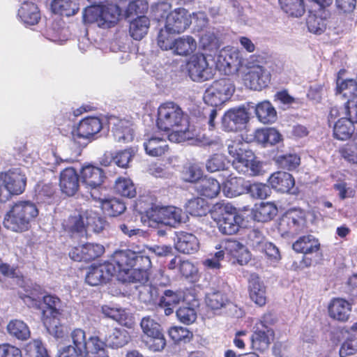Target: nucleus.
<instances>
[{"label": "nucleus", "instance_id": "1", "mask_svg": "<svg viewBox=\"0 0 357 357\" xmlns=\"http://www.w3.org/2000/svg\"><path fill=\"white\" fill-rule=\"evenodd\" d=\"M157 126L163 131H170L169 139L181 143L188 141L190 144L204 146L218 145V142L207 137L199 130L188 126L183 130L182 127L188 123L181 108L173 102L161 104L158 109Z\"/></svg>", "mask_w": 357, "mask_h": 357}, {"label": "nucleus", "instance_id": "2", "mask_svg": "<svg viewBox=\"0 0 357 357\" xmlns=\"http://www.w3.org/2000/svg\"><path fill=\"white\" fill-rule=\"evenodd\" d=\"M112 261L116 266L119 280L123 282L146 284L151 275L152 264L142 252L120 250L114 252Z\"/></svg>", "mask_w": 357, "mask_h": 357}, {"label": "nucleus", "instance_id": "3", "mask_svg": "<svg viewBox=\"0 0 357 357\" xmlns=\"http://www.w3.org/2000/svg\"><path fill=\"white\" fill-rule=\"evenodd\" d=\"M39 214L36 204L29 200L15 202L3 218L4 227L13 231L22 233L29 231L31 223Z\"/></svg>", "mask_w": 357, "mask_h": 357}, {"label": "nucleus", "instance_id": "4", "mask_svg": "<svg viewBox=\"0 0 357 357\" xmlns=\"http://www.w3.org/2000/svg\"><path fill=\"white\" fill-rule=\"evenodd\" d=\"M139 296L144 303L157 304L163 308L167 316L172 314L174 308L185 300L183 290L165 289L160 292L159 288L153 285L144 286Z\"/></svg>", "mask_w": 357, "mask_h": 357}, {"label": "nucleus", "instance_id": "5", "mask_svg": "<svg viewBox=\"0 0 357 357\" xmlns=\"http://www.w3.org/2000/svg\"><path fill=\"white\" fill-rule=\"evenodd\" d=\"M247 146L246 144L236 141H231L228 144V153L234 158L232 167L238 173L249 176H259L260 164L255 160L253 152L248 150Z\"/></svg>", "mask_w": 357, "mask_h": 357}, {"label": "nucleus", "instance_id": "6", "mask_svg": "<svg viewBox=\"0 0 357 357\" xmlns=\"http://www.w3.org/2000/svg\"><path fill=\"white\" fill-rule=\"evenodd\" d=\"M215 248L220 250L203 261V265L208 269L219 270L222 267L220 261L224 259L225 254L230 255L240 265L246 264L250 259L249 252L235 240L224 241Z\"/></svg>", "mask_w": 357, "mask_h": 357}, {"label": "nucleus", "instance_id": "7", "mask_svg": "<svg viewBox=\"0 0 357 357\" xmlns=\"http://www.w3.org/2000/svg\"><path fill=\"white\" fill-rule=\"evenodd\" d=\"M121 13V10L116 3H105L86 8L83 19L85 23H96L99 27L109 28L117 23Z\"/></svg>", "mask_w": 357, "mask_h": 357}, {"label": "nucleus", "instance_id": "8", "mask_svg": "<svg viewBox=\"0 0 357 357\" xmlns=\"http://www.w3.org/2000/svg\"><path fill=\"white\" fill-rule=\"evenodd\" d=\"M43 303L45 305L41 308V321L50 333H52L56 337H62L63 331L60 324V316L62 314L61 301L53 294H47L43 296Z\"/></svg>", "mask_w": 357, "mask_h": 357}, {"label": "nucleus", "instance_id": "9", "mask_svg": "<svg viewBox=\"0 0 357 357\" xmlns=\"http://www.w3.org/2000/svg\"><path fill=\"white\" fill-rule=\"evenodd\" d=\"M140 326L145 335L143 342L152 351H160L166 346V340L160 324L147 316L142 318Z\"/></svg>", "mask_w": 357, "mask_h": 357}, {"label": "nucleus", "instance_id": "10", "mask_svg": "<svg viewBox=\"0 0 357 357\" xmlns=\"http://www.w3.org/2000/svg\"><path fill=\"white\" fill-rule=\"evenodd\" d=\"M82 185L87 191H89L91 197L93 199L100 201L103 211L106 215L111 217H116L122 214L126 209L125 203L117 198L102 199L99 196V191L102 188L103 180L99 183H96L92 180H81Z\"/></svg>", "mask_w": 357, "mask_h": 357}, {"label": "nucleus", "instance_id": "11", "mask_svg": "<svg viewBox=\"0 0 357 357\" xmlns=\"http://www.w3.org/2000/svg\"><path fill=\"white\" fill-rule=\"evenodd\" d=\"M234 92V86L227 79L213 82L205 91L203 99L206 104L218 107L228 100Z\"/></svg>", "mask_w": 357, "mask_h": 357}, {"label": "nucleus", "instance_id": "12", "mask_svg": "<svg viewBox=\"0 0 357 357\" xmlns=\"http://www.w3.org/2000/svg\"><path fill=\"white\" fill-rule=\"evenodd\" d=\"M73 346L72 347L82 354V357H98L97 350L100 349V337L90 336L86 338V332L79 328H75L70 333Z\"/></svg>", "mask_w": 357, "mask_h": 357}, {"label": "nucleus", "instance_id": "13", "mask_svg": "<svg viewBox=\"0 0 357 357\" xmlns=\"http://www.w3.org/2000/svg\"><path fill=\"white\" fill-rule=\"evenodd\" d=\"M190 77L195 82H204L213 78L215 68L210 65L204 54H193L187 63Z\"/></svg>", "mask_w": 357, "mask_h": 357}, {"label": "nucleus", "instance_id": "14", "mask_svg": "<svg viewBox=\"0 0 357 357\" xmlns=\"http://www.w3.org/2000/svg\"><path fill=\"white\" fill-rule=\"evenodd\" d=\"M116 273H117V268L114 261L91 265L85 280L91 286H97L107 283Z\"/></svg>", "mask_w": 357, "mask_h": 357}, {"label": "nucleus", "instance_id": "15", "mask_svg": "<svg viewBox=\"0 0 357 357\" xmlns=\"http://www.w3.org/2000/svg\"><path fill=\"white\" fill-rule=\"evenodd\" d=\"M242 52L236 48L224 49L220 51L217 60V66L225 75L236 73L243 64Z\"/></svg>", "mask_w": 357, "mask_h": 357}, {"label": "nucleus", "instance_id": "16", "mask_svg": "<svg viewBox=\"0 0 357 357\" xmlns=\"http://www.w3.org/2000/svg\"><path fill=\"white\" fill-rule=\"evenodd\" d=\"M218 230L225 235H233L236 234L240 228L241 217L236 212L235 207L225 205L221 213V216L217 220Z\"/></svg>", "mask_w": 357, "mask_h": 357}, {"label": "nucleus", "instance_id": "17", "mask_svg": "<svg viewBox=\"0 0 357 357\" xmlns=\"http://www.w3.org/2000/svg\"><path fill=\"white\" fill-rule=\"evenodd\" d=\"M292 248L296 252L303 254L301 263L309 267L312 265L313 260L307 255L318 253L320 250V243L317 238L308 234L299 237L293 243Z\"/></svg>", "mask_w": 357, "mask_h": 357}, {"label": "nucleus", "instance_id": "18", "mask_svg": "<svg viewBox=\"0 0 357 357\" xmlns=\"http://www.w3.org/2000/svg\"><path fill=\"white\" fill-rule=\"evenodd\" d=\"M103 340L100 338V349L97 350L98 357H109L106 351V348H120L126 344L128 342V332L126 330L120 328H107L106 334L102 337Z\"/></svg>", "mask_w": 357, "mask_h": 357}, {"label": "nucleus", "instance_id": "19", "mask_svg": "<svg viewBox=\"0 0 357 357\" xmlns=\"http://www.w3.org/2000/svg\"><path fill=\"white\" fill-rule=\"evenodd\" d=\"M105 252L103 245L98 243H86L71 249L69 257L75 261L89 262L100 257Z\"/></svg>", "mask_w": 357, "mask_h": 357}, {"label": "nucleus", "instance_id": "20", "mask_svg": "<svg viewBox=\"0 0 357 357\" xmlns=\"http://www.w3.org/2000/svg\"><path fill=\"white\" fill-rule=\"evenodd\" d=\"M191 23V16L188 10L179 8L167 15L165 28L172 33H180L186 30Z\"/></svg>", "mask_w": 357, "mask_h": 357}, {"label": "nucleus", "instance_id": "21", "mask_svg": "<svg viewBox=\"0 0 357 357\" xmlns=\"http://www.w3.org/2000/svg\"><path fill=\"white\" fill-rule=\"evenodd\" d=\"M306 220L301 211L291 210L287 212L281 218L279 227L284 233L298 234L305 227Z\"/></svg>", "mask_w": 357, "mask_h": 357}, {"label": "nucleus", "instance_id": "22", "mask_svg": "<svg viewBox=\"0 0 357 357\" xmlns=\"http://www.w3.org/2000/svg\"><path fill=\"white\" fill-rule=\"evenodd\" d=\"M246 75V84L255 91L266 87L271 82V74L265 68L260 65L248 66Z\"/></svg>", "mask_w": 357, "mask_h": 357}, {"label": "nucleus", "instance_id": "23", "mask_svg": "<svg viewBox=\"0 0 357 357\" xmlns=\"http://www.w3.org/2000/svg\"><path fill=\"white\" fill-rule=\"evenodd\" d=\"M248 113L243 108H234L227 111L222 119L225 130L237 131L241 129L248 121Z\"/></svg>", "mask_w": 357, "mask_h": 357}, {"label": "nucleus", "instance_id": "24", "mask_svg": "<svg viewBox=\"0 0 357 357\" xmlns=\"http://www.w3.org/2000/svg\"><path fill=\"white\" fill-rule=\"evenodd\" d=\"M248 291L250 299L257 306L264 307L268 301L266 287L258 275H250L248 280Z\"/></svg>", "mask_w": 357, "mask_h": 357}, {"label": "nucleus", "instance_id": "25", "mask_svg": "<svg viewBox=\"0 0 357 357\" xmlns=\"http://www.w3.org/2000/svg\"><path fill=\"white\" fill-rule=\"evenodd\" d=\"M251 336V347L253 350L264 352L267 350L275 337L273 329H263L261 326H254Z\"/></svg>", "mask_w": 357, "mask_h": 357}, {"label": "nucleus", "instance_id": "26", "mask_svg": "<svg viewBox=\"0 0 357 357\" xmlns=\"http://www.w3.org/2000/svg\"><path fill=\"white\" fill-rule=\"evenodd\" d=\"M351 304L342 298H333L328 305V316L336 321L346 322L350 316Z\"/></svg>", "mask_w": 357, "mask_h": 357}, {"label": "nucleus", "instance_id": "27", "mask_svg": "<svg viewBox=\"0 0 357 357\" xmlns=\"http://www.w3.org/2000/svg\"><path fill=\"white\" fill-rule=\"evenodd\" d=\"M102 127V122L99 118L89 116L82 119L72 133L75 139H88L99 132Z\"/></svg>", "mask_w": 357, "mask_h": 357}, {"label": "nucleus", "instance_id": "28", "mask_svg": "<svg viewBox=\"0 0 357 357\" xmlns=\"http://www.w3.org/2000/svg\"><path fill=\"white\" fill-rule=\"evenodd\" d=\"M112 132L116 141L128 143L132 141L135 129L131 121L126 119H113Z\"/></svg>", "mask_w": 357, "mask_h": 357}, {"label": "nucleus", "instance_id": "29", "mask_svg": "<svg viewBox=\"0 0 357 357\" xmlns=\"http://www.w3.org/2000/svg\"><path fill=\"white\" fill-rule=\"evenodd\" d=\"M175 248L183 254H193L199 248V243L195 235L185 231H179L176 234Z\"/></svg>", "mask_w": 357, "mask_h": 357}, {"label": "nucleus", "instance_id": "30", "mask_svg": "<svg viewBox=\"0 0 357 357\" xmlns=\"http://www.w3.org/2000/svg\"><path fill=\"white\" fill-rule=\"evenodd\" d=\"M144 147L146 153L151 157L162 156L169 151L166 139L156 135H147Z\"/></svg>", "mask_w": 357, "mask_h": 357}, {"label": "nucleus", "instance_id": "31", "mask_svg": "<svg viewBox=\"0 0 357 357\" xmlns=\"http://www.w3.org/2000/svg\"><path fill=\"white\" fill-rule=\"evenodd\" d=\"M23 1L18 10L19 19L27 26L38 24L40 19V14L37 6L31 1L20 0Z\"/></svg>", "mask_w": 357, "mask_h": 357}, {"label": "nucleus", "instance_id": "32", "mask_svg": "<svg viewBox=\"0 0 357 357\" xmlns=\"http://www.w3.org/2000/svg\"><path fill=\"white\" fill-rule=\"evenodd\" d=\"M26 180H0V202H6L11 195L22 194Z\"/></svg>", "mask_w": 357, "mask_h": 357}, {"label": "nucleus", "instance_id": "33", "mask_svg": "<svg viewBox=\"0 0 357 357\" xmlns=\"http://www.w3.org/2000/svg\"><path fill=\"white\" fill-rule=\"evenodd\" d=\"M64 230L70 236H83L87 232L85 213L70 215L63 223Z\"/></svg>", "mask_w": 357, "mask_h": 357}, {"label": "nucleus", "instance_id": "34", "mask_svg": "<svg viewBox=\"0 0 357 357\" xmlns=\"http://www.w3.org/2000/svg\"><path fill=\"white\" fill-rule=\"evenodd\" d=\"M35 199L38 204H52L55 201L56 188L51 183L40 180L35 186Z\"/></svg>", "mask_w": 357, "mask_h": 357}, {"label": "nucleus", "instance_id": "35", "mask_svg": "<svg viewBox=\"0 0 357 357\" xmlns=\"http://www.w3.org/2000/svg\"><path fill=\"white\" fill-rule=\"evenodd\" d=\"M194 183L197 192L209 199L214 198L220 192V184L218 180H185Z\"/></svg>", "mask_w": 357, "mask_h": 357}, {"label": "nucleus", "instance_id": "36", "mask_svg": "<svg viewBox=\"0 0 357 357\" xmlns=\"http://www.w3.org/2000/svg\"><path fill=\"white\" fill-rule=\"evenodd\" d=\"M278 213L276 205L271 202H261L255 204L252 211L253 219L257 222H266L271 221Z\"/></svg>", "mask_w": 357, "mask_h": 357}, {"label": "nucleus", "instance_id": "37", "mask_svg": "<svg viewBox=\"0 0 357 357\" xmlns=\"http://www.w3.org/2000/svg\"><path fill=\"white\" fill-rule=\"evenodd\" d=\"M354 123L347 118L342 117L334 125L333 135L337 139L347 140L354 134Z\"/></svg>", "mask_w": 357, "mask_h": 357}, {"label": "nucleus", "instance_id": "38", "mask_svg": "<svg viewBox=\"0 0 357 357\" xmlns=\"http://www.w3.org/2000/svg\"><path fill=\"white\" fill-rule=\"evenodd\" d=\"M197 48L195 40L190 36L179 37L174 40L173 52L180 56H187L192 53Z\"/></svg>", "mask_w": 357, "mask_h": 357}, {"label": "nucleus", "instance_id": "39", "mask_svg": "<svg viewBox=\"0 0 357 357\" xmlns=\"http://www.w3.org/2000/svg\"><path fill=\"white\" fill-rule=\"evenodd\" d=\"M272 187L278 192L288 193L290 195H298L301 191L302 185L296 180H268Z\"/></svg>", "mask_w": 357, "mask_h": 357}, {"label": "nucleus", "instance_id": "40", "mask_svg": "<svg viewBox=\"0 0 357 357\" xmlns=\"http://www.w3.org/2000/svg\"><path fill=\"white\" fill-rule=\"evenodd\" d=\"M101 311L105 317L117 321L121 325L129 326L131 324L129 314L122 308L103 305Z\"/></svg>", "mask_w": 357, "mask_h": 357}, {"label": "nucleus", "instance_id": "41", "mask_svg": "<svg viewBox=\"0 0 357 357\" xmlns=\"http://www.w3.org/2000/svg\"><path fill=\"white\" fill-rule=\"evenodd\" d=\"M185 210L191 215L202 217L210 211V206L204 199L196 197L188 202Z\"/></svg>", "mask_w": 357, "mask_h": 357}, {"label": "nucleus", "instance_id": "42", "mask_svg": "<svg viewBox=\"0 0 357 357\" xmlns=\"http://www.w3.org/2000/svg\"><path fill=\"white\" fill-rule=\"evenodd\" d=\"M149 20L146 16H140L130 24L129 32L135 40H141L148 31Z\"/></svg>", "mask_w": 357, "mask_h": 357}, {"label": "nucleus", "instance_id": "43", "mask_svg": "<svg viewBox=\"0 0 357 357\" xmlns=\"http://www.w3.org/2000/svg\"><path fill=\"white\" fill-rule=\"evenodd\" d=\"M248 182L244 180H225L222 190L225 196L234 197L246 193Z\"/></svg>", "mask_w": 357, "mask_h": 357}, {"label": "nucleus", "instance_id": "44", "mask_svg": "<svg viewBox=\"0 0 357 357\" xmlns=\"http://www.w3.org/2000/svg\"><path fill=\"white\" fill-rule=\"evenodd\" d=\"M256 115L263 123H271L276 119V111L270 102L264 101L259 103L255 109Z\"/></svg>", "mask_w": 357, "mask_h": 357}, {"label": "nucleus", "instance_id": "45", "mask_svg": "<svg viewBox=\"0 0 357 357\" xmlns=\"http://www.w3.org/2000/svg\"><path fill=\"white\" fill-rule=\"evenodd\" d=\"M200 43L204 50L214 51L220 47L218 31L212 27L207 29L201 36Z\"/></svg>", "mask_w": 357, "mask_h": 357}, {"label": "nucleus", "instance_id": "46", "mask_svg": "<svg viewBox=\"0 0 357 357\" xmlns=\"http://www.w3.org/2000/svg\"><path fill=\"white\" fill-rule=\"evenodd\" d=\"M168 335L175 344H186L193 338L191 331L182 326H172L168 330Z\"/></svg>", "mask_w": 357, "mask_h": 357}, {"label": "nucleus", "instance_id": "47", "mask_svg": "<svg viewBox=\"0 0 357 357\" xmlns=\"http://www.w3.org/2000/svg\"><path fill=\"white\" fill-rule=\"evenodd\" d=\"M206 305L212 310H219L225 307L229 302L225 293L220 290H213L206 294Z\"/></svg>", "mask_w": 357, "mask_h": 357}, {"label": "nucleus", "instance_id": "48", "mask_svg": "<svg viewBox=\"0 0 357 357\" xmlns=\"http://www.w3.org/2000/svg\"><path fill=\"white\" fill-rule=\"evenodd\" d=\"M52 8L55 13L69 17L78 11L79 6L71 0H54Z\"/></svg>", "mask_w": 357, "mask_h": 357}, {"label": "nucleus", "instance_id": "49", "mask_svg": "<svg viewBox=\"0 0 357 357\" xmlns=\"http://www.w3.org/2000/svg\"><path fill=\"white\" fill-rule=\"evenodd\" d=\"M7 330L10 335L20 340H26L30 337L28 326L20 320L10 321L7 326Z\"/></svg>", "mask_w": 357, "mask_h": 357}, {"label": "nucleus", "instance_id": "50", "mask_svg": "<svg viewBox=\"0 0 357 357\" xmlns=\"http://www.w3.org/2000/svg\"><path fill=\"white\" fill-rule=\"evenodd\" d=\"M282 9L293 17H301L305 13L303 0H279Z\"/></svg>", "mask_w": 357, "mask_h": 357}, {"label": "nucleus", "instance_id": "51", "mask_svg": "<svg viewBox=\"0 0 357 357\" xmlns=\"http://www.w3.org/2000/svg\"><path fill=\"white\" fill-rule=\"evenodd\" d=\"M255 137L258 142L264 144L273 145L281 140V135L275 128H266L258 130Z\"/></svg>", "mask_w": 357, "mask_h": 357}, {"label": "nucleus", "instance_id": "52", "mask_svg": "<svg viewBox=\"0 0 357 357\" xmlns=\"http://www.w3.org/2000/svg\"><path fill=\"white\" fill-rule=\"evenodd\" d=\"M85 220L87 225V231L90 230L95 233H100L105 227V220L99 214L86 211L85 212Z\"/></svg>", "mask_w": 357, "mask_h": 357}, {"label": "nucleus", "instance_id": "53", "mask_svg": "<svg viewBox=\"0 0 357 357\" xmlns=\"http://www.w3.org/2000/svg\"><path fill=\"white\" fill-rule=\"evenodd\" d=\"M114 189L117 194L128 198L136 195V188L132 180H116Z\"/></svg>", "mask_w": 357, "mask_h": 357}, {"label": "nucleus", "instance_id": "54", "mask_svg": "<svg viewBox=\"0 0 357 357\" xmlns=\"http://www.w3.org/2000/svg\"><path fill=\"white\" fill-rule=\"evenodd\" d=\"M167 212V208L157 206H151L144 211L149 221L161 224L167 223L166 218ZM141 213H143V211Z\"/></svg>", "mask_w": 357, "mask_h": 357}, {"label": "nucleus", "instance_id": "55", "mask_svg": "<svg viewBox=\"0 0 357 357\" xmlns=\"http://www.w3.org/2000/svg\"><path fill=\"white\" fill-rule=\"evenodd\" d=\"M246 193H250L252 197L257 199H265L271 193V188L268 185L261 183H248Z\"/></svg>", "mask_w": 357, "mask_h": 357}, {"label": "nucleus", "instance_id": "56", "mask_svg": "<svg viewBox=\"0 0 357 357\" xmlns=\"http://www.w3.org/2000/svg\"><path fill=\"white\" fill-rule=\"evenodd\" d=\"M176 314L178 321L185 325H190L197 319V312L195 308L189 306L179 307Z\"/></svg>", "mask_w": 357, "mask_h": 357}, {"label": "nucleus", "instance_id": "57", "mask_svg": "<svg viewBox=\"0 0 357 357\" xmlns=\"http://www.w3.org/2000/svg\"><path fill=\"white\" fill-rule=\"evenodd\" d=\"M266 242L262 232L259 229H253L250 231L247 244L252 250L257 252Z\"/></svg>", "mask_w": 357, "mask_h": 357}, {"label": "nucleus", "instance_id": "58", "mask_svg": "<svg viewBox=\"0 0 357 357\" xmlns=\"http://www.w3.org/2000/svg\"><path fill=\"white\" fill-rule=\"evenodd\" d=\"M307 25L309 31L316 34H320L326 28L325 20L312 11L307 16Z\"/></svg>", "mask_w": 357, "mask_h": 357}, {"label": "nucleus", "instance_id": "59", "mask_svg": "<svg viewBox=\"0 0 357 357\" xmlns=\"http://www.w3.org/2000/svg\"><path fill=\"white\" fill-rule=\"evenodd\" d=\"M357 353V335L349 336L341 344L339 355L340 357H347Z\"/></svg>", "mask_w": 357, "mask_h": 357}, {"label": "nucleus", "instance_id": "60", "mask_svg": "<svg viewBox=\"0 0 357 357\" xmlns=\"http://www.w3.org/2000/svg\"><path fill=\"white\" fill-rule=\"evenodd\" d=\"M81 178H106V171L91 165H86L81 170Z\"/></svg>", "mask_w": 357, "mask_h": 357}, {"label": "nucleus", "instance_id": "61", "mask_svg": "<svg viewBox=\"0 0 357 357\" xmlns=\"http://www.w3.org/2000/svg\"><path fill=\"white\" fill-rule=\"evenodd\" d=\"M225 158L221 154H215L208 160L206 167L208 172H215L225 170L226 162Z\"/></svg>", "mask_w": 357, "mask_h": 357}, {"label": "nucleus", "instance_id": "62", "mask_svg": "<svg viewBox=\"0 0 357 357\" xmlns=\"http://www.w3.org/2000/svg\"><path fill=\"white\" fill-rule=\"evenodd\" d=\"M278 162L281 167L288 171L296 169L300 164V158L296 154L280 156Z\"/></svg>", "mask_w": 357, "mask_h": 357}, {"label": "nucleus", "instance_id": "63", "mask_svg": "<svg viewBox=\"0 0 357 357\" xmlns=\"http://www.w3.org/2000/svg\"><path fill=\"white\" fill-rule=\"evenodd\" d=\"M172 33L167 29H162L158 36V45L163 50H172L174 47V40L172 39L170 34Z\"/></svg>", "mask_w": 357, "mask_h": 357}, {"label": "nucleus", "instance_id": "64", "mask_svg": "<svg viewBox=\"0 0 357 357\" xmlns=\"http://www.w3.org/2000/svg\"><path fill=\"white\" fill-rule=\"evenodd\" d=\"M257 252L264 254L266 259L271 261H278L280 259L278 248L270 242L264 244L261 249H259Z\"/></svg>", "mask_w": 357, "mask_h": 357}]
</instances>
